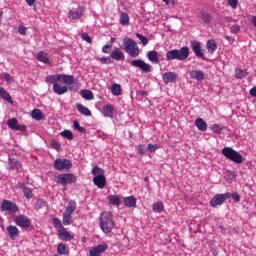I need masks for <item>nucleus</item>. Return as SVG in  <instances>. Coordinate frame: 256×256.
I'll return each mask as SVG.
<instances>
[{
  "mask_svg": "<svg viewBox=\"0 0 256 256\" xmlns=\"http://www.w3.org/2000/svg\"><path fill=\"white\" fill-rule=\"evenodd\" d=\"M101 63L109 64L111 63V58L103 57L101 58Z\"/></svg>",
  "mask_w": 256,
  "mask_h": 256,
  "instance_id": "nucleus-59",
  "label": "nucleus"
},
{
  "mask_svg": "<svg viewBox=\"0 0 256 256\" xmlns=\"http://www.w3.org/2000/svg\"><path fill=\"white\" fill-rule=\"evenodd\" d=\"M147 57H148V61H150L151 63L158 64L161 61L159 58V57H161V55H159V52H157L155 50L149 51L147 53Z\"/></svg>",
  "mask_w": 256,
  "mask_h": 256,
  "instance_id": "nucleus-21",
  "label": "nucleus"
},
{
  "mask_svg": "<svg viewBox=\"0 0 256 256\" xmlns=\"http://www.w3.org/2000/svg\"><path fill=\"white\" fill-rule=\"evenodd\" d=\"M139 95H141V97H147L149 95V93H147V91H145V90H141V91H139Z\"/></svg>",
  "mask_w": 256,
  "mask_h": 256,
  "instance_id": "nucleus-60",
  "label": "nucleus"
},
{
  "mask_svg": "<svg viewBox=\"0 0 256 256\" xmlns=\"http://www.w3.org/2000/svg\"><path fill=\"white\" fill-rule=\"evenodd\" d=\"M51 146L53 147V149H56V151H59V149H61V145L58 144V142L55 140L51 141Z\"/></svg>",
  "mask_w": 256,
  "mask_h": 256,
  "instance_id": "nucleus-55",
  "label": "nucleus"
},
{
  "mask_svg": "<svg viewBox=\"0 0 256 256\" xmlns=\"http://www.w3.org/2000/svg\"><path fill=\"white\" fill-rule=\"evenodd\" d=\"M177 79H179V74L175 72H166L162 75V81L165 85H168V83H174Z\"/></svg>",
  "mask_w": 256,
  "mask_h": 256,
  "instance_id": "nucleus-16",
  "label": "nucleus"
},
{
  "mask_svg": "<svg viewBox=\"0 0 256 256\" xmlns=\"http://www.w3.org/2000/svg\"><path fill=\"white\" fill-rule=\"evenodd\" d=\"M111 47H113V45H105L102 47V52L104 53H111Z\"/></svg>",
  "mask_w": 256,
  "mask_h": 256,
  "instance_id": "nucleus-57",
  "label": "nucleus"
},
{
  "mask_svg": "<svg viewBox=\"0 0 256 256\" xmlns=\"http://www.w3.org/2000/svg\"><path fill=\"white\" fill-rule=\"evenodd\" d=\"M115 108L111 104H107L103 107V115L104 117H113V111Z\"/></svg>",
  "mask_w": 256,
  "mask_h": 256,
  "instance_id": "nucleus-31",
  "label": "nucleus"
},
{
  "mask_svg": "<svg viewBox=\"0 0 256 256\" xmlns=\"http://www.w3.org/2000/svg\"><path fill=\"white\" fill-rule=\"evenodd\" d=\"M235 75L236 79H245V77H247V71L241 68H236Z\"/></svg>",
  "mask_w": 256,
  "mask_h": 256,
  "instance_id": "nucleus-37",
  "label": "nucleus"
},
{
  "mask_svg": "<svg viewBox=\"0 0 256 256\" xmlns=\"http://www.w3.org/2000/svg\"><path fill=\"white\" fill-rule=\"evenodd\" d=\"M15 223L18 227H21V229H29V227H31V219L25 215L17 216Z\"/></svg>",
  "mask_w": 256,
  "mask_h": 256,
  "instance_id": "nucleus-14",
  "label": "nucleus"
},
{
  "mask_svg": "<svg viewBox=\"0 0 256 256\" xmlns=\"http://www.w3.org/2000/svg\"><path fill=\"white\" fill-rule=\"evenodd\" d=\"M0 97L4 99V101H7V103L13 105V97H11V94H9L5 88H0Z\"/></svg>",
  "mask_w": 256,
  "mask_h": 256,
  "instance_id": "nucleus-26",
  "label": "nucleus"
},
{
  "mask_svg": "<svg viewBox=\"0 0 256 256\" xmlns=\"http://www.w3.org/2000/svg\"><path fill=\"white\" fill-rule=\"evenodd\" d=\"M31 117L36 121H43V119H45V117L43 116V112H41V110L39 109L32 110Z\"/></svg>",
  "mask_w": 256,
  "mask_h": 256,
  "instance_id": "nucleus-32",
  "label": "nucleus"
},
{
  "mask_svg": "<svg viewBox=\"0 0 256 256\" xmlns=\"http://www.w3.org/2000/svg\"><path fill=\"white\" fill-rule=\"evenodd\" d=\"M93 183L99 189H105V185H107V178H105V175L95 176L93 178Z\"/></svg>",
  "mask_w": 256,
  "mask_h": 256,
  "instance_id": "nucleus-17",
  "label": "nucleus"
},
{
  "mask_svg": "<svg viewBox=\"0 0 256 256\" xmlns=\"http://www.w3.org/2000/svg\"><path fill=\"white\" fill-rule=\"evenodd\" d=\"M111 93H112V95L119 97V95H121V85L113 84L112 88H111Z\"/></svg>",
  "mask_w": 256,
  "mask_h": 256,
  "instance_id": "nucleus-38",
  "label": "nucleus"
},
{
  "mask_svg": "<svg viewBox=\"0 0 256 256\" xmlns=\"http://www.w3.org/2000/svg\"><path fill=\"white\" fill-rule=\"evenodd\" d=\"M195 127H197L198 131H207V122L203 118H197L195 120Z\"/></svg>",
  "mask_w": 256,
  "mask_h": 256,
  "instance_id": "nucleus-27",
  "label": "nucleus"
},
{
  "mask_svg": "<svg viewBox=\"0 0 256 256\" xmlns=\"http://www.w3.org/2000/svg\"><path fill=\"white\" fill-rule=\"evenodd\" d=\"M152 211L154 213H162V211H165V205L161 201H158L152 205Z\"/></svg>",
  "mask_w": 256,
  "mask_h": 256,
  "instance_id": "nucleus-33",
  "label": "nucleus"
},
{
  "mask_svg": "<svg viewBox=\"0 0 256 256\" xmlns=\"http://www.w3.org/2000/svg\"><path fill=\"white\" fill-rule=\"evenodd\" d=\"M164 3H166V5H169L170 3H172V5L175 4V0H162Z\"/></svg>",
  "mask_w": 256,
  "mask_h": 256,
  "instance_id": "nucleus-64",
  "label": "nucleus"
},
{
  "mask_svg": "<svg viewBox=\"0 0 256 256\" xmlns=\"http://www.w3.org/2000/svg\"><path fill=\"white\" fill-rule=\"evenodd\" d=\"M77 181V177L75 174H60L55 178V182L58 185H62L65 187L66 185H71V183H75Z\"/></svg>",
  "mask_w": 256,
  "mask_h": 256,
  "instance_id": "nucleus-8",
  "label": "nucleus"
},
{
  "mask_svg": "<svg viewBox=\"0 0 256 256\" xmlns=\"http://www.w3.org/2000/svg\"><path fill=\"white\" fill-rule=\"evenodd\" d=\"M157 149H159V145H157V144H151V143H149V144L147 145V151H148L149 153H155V151H157Z\"/></svg>",
  "mask_w": 256,
  "mask_h": 256,
  "instance_id": "nucleus-47",
  "label": "nucleus"
},
{
  "mask_svg": "<svg viewBox=\"0 0 256 256\" xmlns=\"http://www.w3.org/2000/svg\"><path fill=\"white\" fill-rule=\"evenodd\" d=\"M81 95L83 99H86V101H93L94 99L93 92L90 90H82Z\"/></svg>",
  "mask_w": 256,
  "mask_h": 256,
  "instance_id": "nucleus-36",
  "label": "nucleus"
},
{
  "mask_svg": "<svg viewBox=\"0 0 256 256\" xmlns=\"http://www.w3.org/2000/svg\"><path fill=\"white\" fill-rule=\"evenodd\" d=\"M227 199H231V193L217 194L210 200V205L214 208L219 207L223 205Z\"/></svg>",
  "mask_w": 256,
  "mask_h": 256,
  "instance_id": "nucleus-9",
  "label": "nucleus"
},
{
  "mask_svg": "<svg viewBox=\"0 0 256 256\" xmlns=\"http://www.w3.org/2000/svg\"><path fill=\"white\" fill-rule=\"evenodd\" d=\"M113 227H115V221H113L111 212H102L100 214V229H102L103 233H111Z\"/></svg>",
  "mask_w": 256,
  "mask_h": 256,
  "instance_id": "nucleus-3",
  "label": "nucleus"
},
{
  "mask_svg": "<svg viewBox=\"0 0 256 256\" xmlns=\"http://www.w3.org/2000/svg\"><path fill=\"white\" fill-rule=\"evenodd\" d=\"M38 205H40V207H47V202H45L43 200H39Z\"/></svg>",
  "mask_w": 256,
  "mask_h": 256,
  "instance_id": "nucleus-61",
  "label": "nucleus"
},
{
  "mask_svg": "<svg viewBox=\"0 0 256 256\" xmlns=\"http://www.w3.org/2000/svg\"><path fill=\"white\" fill-rule=\"evenodd\" d=\"M110 205H115L116 207H119L121 205V198L119 195H110L107 197Z\"/></svg>",
  "mask_w": 256,
  "mask_h": 256,
  "instance_id": "nucleus-29",
  "label": "nucleus"
},
{
  "mask_svg": "<svg viewBox=\"0 0 256 256\" xmlns=\"http://www.w3.org/2000/svg\"><path fill=\"white\" fill-rule=\"evenodd\" d=\"M27 5H29V7H33L34 3L36 0H25Z\"/></svg>",
  "mask_w": 256,
  "mask_h": 256,
  "instance_id": "nucleus-63",
  "label": "nucleus"
},
{
  "mask_svg": "<svg viewBox=\"0 0 256 256\" xmlns=\"http://www.w3.org/2000/svg\"><path fill=\"white\" fill-rule=\"evenodd\" d=\"M128 63L129 65H131V67H135V69H140L142 73H151V71H153V66H151V64H148L147 62L141 59L128 61Z\"/></svg>",
  "mask_w": 256,
  "mask_h": 256,
  "instance_id": "nucleus-7",
  "label": "nucleus"
},
{
  "mask_svg": "<svg viewBox=\"0 0 256 256\" xmlns=\"http://www.w3.org/2000/svg\"><path fill=\"white\" fill-rule=\"evenodd\" d=\"M189 57V47L184 46L181 49H173L166 53V60L168 61H187Z\"/></svg>",
  "mask_w": 256,
  "mask_h": 256,
  "instance_id": "nucleus-2",
  "label": "nucleus"
},
{
  "mask_svg": "<svg viewBox=\"0 0 256 256\" xmlns=\"http://www.w3.org/2000/svg\"><path fill=\"white\" fill-rule=\"evenodd\" d=\"M0 209L1 211H7L10 215H15L19 211L17 204L9 200H3Z\"/></svg>",
  "mask_w": 256,
  "mask_h": 256,
  "instance_id": "nucleus-10",
  "label": "nucleus"
},
{
  "mask_svg": "<svg viewBox=\"0 0 256 256\" xmlns=\"http://www.w3.org/2000/svg\"><path fill=\"white\" fill-rule=\"evenodd\" d=\"M46 83L53 85V91L56 95H65L67 91H72L67 85L75 83V76L67 74H53L45 77Z\"/></svg>",
  "mask_w": 256,
  "mask_h": 256,
  "instance_id": "nucleus-1",
  "label": "nucleus"
},
{
  "mask_svg": "<svg viewBox=\"0 0 256 256\" xmlns=\"http://www.w3.org/2000/svg\"><path fill=\"white\" fill-rule=\"evenodd\" d=\"M231 197L234 201H236V203H239L241 201V196L237 193H233Z\"/></svg>",
  "mask_w": 256,
  "mask_h": 256,
  "instance_id": "nucleus-58",
  "label": "nucleus"
},
{
  "mask_svg": "<svg viewBox=\"0 0 256 256\" xmlns=\"http://www.w3.org/2000/svg\"><path fill=\"white\" fill-rule=\"evenodd\" d=\"M109 249V246L107 244H99L96 247H93L89 251L90 256H101V254L105 253Z\"/></svg>",
  "mask_w": 256,
  "mask_h": 256,
  "instance_id": "nucleus-15",
  "label": "nucleus"
},
{
  "mask_svg": "<svg viewBox=\"0 0 256 256\" xmlns=\"http://www.w3.org/2000/svg\"><path fill=\"white\" fill-rule=\"evenodd\" d=\"M110 57L115 61H121L125 59V54H123V52L120 51L119 48H114L110 54Z\"/></svg>",
  "mask_w": 256,
  "mask_h": 256,
  "instance_id": "nucleus-24",
  "label": "nucleus"
},
{
  "mask_svg": "<svg viewBox=\"0 0 256 256\" xmlns=\"http://www.w3.org/2000/svg\"><path fill=\"white\" fill-rule=\"evenodd\" d=\"M62 137H65V139H68L69 141H72L73 139V132L71 130H64L61 132Z\"/></svg>",
  "mask_w": 256,
  "mask_h": 256,
  "instance_id": "nucleus-43",
  "label": "nucleus"
},
{
  "mask_svg": "<svg viewBox=\"0 0 256 256\" xmlns=\"http://www.w3.org/2000/svg\"><path fill=\"white\" fill-rule=\"evenodd\" d=\"M76 209H77V202H75V200H70L63 213V219H62L63 225L67 226L73 223V219L71 216L73 215V213H75Z\"/></svg>",
  "mask_w": 256,
  "mask_h": 256,
  "instance_id": "nucleus-5",
  "label": "nucleus"
},
{
  "mask_svg": "<svg viewBox=\"0 0 256 256\" xmlns=\"http://www.w3.org/2000/svg\"><path fill=\"white\" fill-rule=\"evenodd\" d=\"M36 59L40 61V63H45L46 65L50 63L49 57L47 56V53L44 51H40L37 54Z\"/></svg>",
  "mask_w": 256,
  "mask_h": 256,
  "instance_id": "nucleus-30",
  "label": "nucleus"
},
{
  "mask_svg": "<svg viewBox=\"0 0 256 256\" xmlns=\"http://www.w3.org/2000/svg\"><path fill=\"white\" fill-rule=\"evenodd\" d=\"M71 167H73V163H71V161L68 159L59 158L54 161V169H56V171H63V169L69 171Z\"/></svg>",
  "mask_w": 256,
  "mask_h": 256,
  "instance_id": "nucleus-11",
  "label": "nucleus"
},
{
  "mask_svg": "<svg viewBox=\"0 0 256 256\" xmlns=\"http://www.w3.org/2000/svg\"><path fill=\"white\" fill-rule=\"evenodd\" d=\"M241 32V26L239 24H234L230 27V33L233 35H237V33Z\"/></svg>",
  "mask_w": 256,
  "mask_h": 256,
  "instance_id": "nucleus-44",
  "label": "nucleus"
},
{
  "mask_svg": "<svg viewBox=\"0 0 256 256\" xmlns=\"http://www.w3.org/2000/svg\"><path fill=\"white\" fill-rule=\"evenodd\" d=\"M7 233L8 237H10L12 241H15L17 237H19L21 232L19 231V228H17V226L10 225L7 227Z\"/></svg>",
  "mask_w": 256,
  "mask_h": 256,
  "instance_id": "nucleus-18",
  "label": "nucleus"
},
{
  "mask_svg": "<svg viewBox=\"0 0 256 256\" xmlns=\"http://www.w3.org/2000/svg\"><path fill=\"white\" fill-rule=\"evenodd\" d=\"M192 50L195 53L196 57H200L201 59H203L205 54L203 53V49H201V43L193 42Z\"/></svg>",
  "mask_w": 256,
  "mask_h": 256,
  "instance_id": "nucleus-23",
  "label": "nucleus"
},
{
  "mask_svg": "<svg viewBox=\"0 0 256 256\" xmlns=\"http://www.w3.org/2000/svg\"><path fill=\"white\" fill-rule=\"evenodd\" d=\"M201 19L204 23H211V14L204 12L201 15Z\"/></svg>",
  "mask_w": 256,
  "mask_h": 256,
  "instance_id": "nucleus-46",
  "label": "nucleus"
},
{
  "mask_svg": "<svg viewBox=\"0 0 256 256\" xmlns=\"http://www.w3.org/2000/svg\"><path fill=\"white\" fill-rule=\"evenodd\" d=\"M57 236L59 239H61V241H71V239H73V236H71V233L65 230V227H61L57 230Z\"/></svg>",
  "mask_w": 256,
  "mask_h": 256,
  "instance_id": "nucleus-19",
  "label": "nucleus"
},
{
  "mask_svg": "<svg viewBox=\"0 0 256 256\" xmlns=\"http://www.w3.org/2000/svg\"><path fill=\"white\" fill-rule=\"evenodd\" d=\"M120 24L121 25H129V14L122 12L120 14Z\"/></svg>",
  "mask_w": 256,
  "mask_h": 256,
  "instance_id": "nucleus-39",
  "label": "nucleus"
},
{
  "mask_svg": "<svg viewBox=\"0 0 256 256\" xmlns=\"http://www.w3.org/2000/svg\"><path fill=\"white\" fill-rule=\"evenodd\" d=\"M76 109L79 111V113H81V115L91 117V110H89V108L85 107L83 104H77Z\"/></svg>",
  "mask_w": 256,
  "mask_h": 256,
  "instance_id": "nucleus-28",
  "label": "nucleus"
},
{
  "mask_svg": "<svg viewBox=\"0 0 256 256\" xmlns=\"http://www.w3.org/2000/svg\"><path fill=\"white\" fill-rule=\"evenodd\" d=\"M14 131H21L22 133H25V131H27V126L18 124Z\"/></svg>",
  "mask_w": 256,
  "mask_h": 256,
  "instance_id": "nucleus-51",
  "label": "nucleus"
},
{
  "mask_svg": "<svg viewBox=\"0 0 256 256\" xmlns=\"http://www.w3.org/2000/svg\"><path fill=\"white\" fill-rule=\"evenodd\" d=\"M18 33H19L20 35H23V36L27 35V27H25V26H19V28H18Z\"/></svg>",
  "mask_w": 256,
  "mask_h": 256,
  "instance_id": "nucleus-52",
  "label": "nucleus"
},
{
  "mask_svg": "<svg viewBox=\"0 0 256 256\" xmlns=\"http://www.w3.org/2000/svg\"><path fill=\"white\" fill-rule=\"evenodd\" d=\"M124 204L129 209L132 207H137V198H135V196L124 197Z\"/></svg>",
  "mask_w": 256,
  "mask_h": 256,
  "instance_id": "nucleus-25",
  "label": "nucleus"
},
{
  "mask_svg": "<svg viewBox=\"0 0 256 256\" xmlns=\"http://www.w3.org/2000/svg\"><path fill=\"white\" fill-rule=\"evenodd\" d=\"M222 155L237 165H241V163H243V155L231 147H224L222 149Z\"/></svg>",
  "mask_w": 256,
  "mask_h": 256,
  "instance_id": "nucleus-4",
  "label": "nucleus"
},
{
  "mask_svg": "<svg viewBox=\"0 0 256 256\" xmlns=\"http://www.w3.org/2000/svg\"><path fill=\"white\" fill-rule=\"evenodd\" d=\"M207 50H208V53H211V54H213L214 51H217V43H215V40H208Z\"/></svg>",
  "mask_w": 256,
  "mask_h": 256,
  "instance_id": "nucleus-35",
  "label": "nucleus"
},
{
  "mask_svg": "<svg viewBox=\"0 0 256 256\" xmlns=\"http://www.w3.org/2000/svg\"><path fill=\"white\" fill-rule=\"evenodd\" d=\"M238 3H239V0H228V5L232 7V9H235Z\"/></svg>",
  "mask_w": 256,
  "mask_h": 256,
  "instance_id": "nucleus-54",
  "label": "nucleus"
},
{
  "mask_svg": "<svg viewBox=\"0 0 256 256\" xmlns=\"http://www.w3.org/2000/svg\"><path fill=\"white\" fill-rule=\"evenodd\" d=\"M58 255H69V248L66 244L60 243L57 247Z\"/></svg>",
  "mask_w": 256,
  "mask_h": 256,
  "instance_id": "nucleus-34",
  "label": "nucleus"
},
{
  "mask_svg": "<svg viewBox=\"0 0 256 256\" xmlns=\"http://www.w3.org/2000/svg\"><path fill=\"white\" fill-rule=\"evenodd\" d=\"M3 77H4V79H5V81H6V83H14V79H13V77L11 76V74H9V73H7V72H5L4 74H3Z\"/></svg>",
  "mask_w": 256,
  "mask_h": 256,
  "instance_id": "nucleus-49",
  "label": "nucleus"
},
{
  "mask_svg": "<svg viewBox=\"0 0 256 256\" xmlns=\"http://www.w3.org/2000/svg\"><path fill=\"white\" fill-rule=\"evenodd\" d=\"M92 175H95V177L99 175H105V171H103V169H101L99 166H95L92 169Z\"/></svg>",
  "mask_w": 256,
  "mask_h": 256,
  "instance_id": "nucleus-42",
  "label": "nucleus"
},
{
  "mask_svg": "<svg viewBox=\"0 0 256 256\" xmlns=\"http://www.w3.org/2000/svg\"><path fill=\"white\" fill-rule=\"evenodd\" d=\"M212 130L214 131V133H217L219 135L223 131V127L220 126L219 124H214L212 126Z\"/></svg>",
  "mask_w": 256,
  "mask_h": 256,
  "instance_id": "nucleus-48",
  "label": "nucleus"
},
{
  "mask_svg": "<svg viewBox=\"0 0 256 256\" xmlns=\"http://www.w3.org/2000/svg\"><path fill=\"white\" fill-rule=\"evenodd\" d=\"M81 38L83 39V41H86V43H92L91 36H89V34L86 32H83L81 34Z\"/></svg>",
  "mask_w": 256,
  "mask_h": 256,
  "instance_id": "nucleus-50",
  "label": "nucleus"
},
{
  "mask_svg": "<svg viewBox=\"0 0 256 256\" xmlns=\"http://www.w3.org/2000/svg\"><path fill=\"white\" fill-rule=\"evenodd\" d=\"M73 126H74V129L79 131V133H86L87 132L85 127L81 126V124H79V121H77V120L73 122Z\"/></svg>",
  "mask_w": 256,
  "mask_h": 256,
  "instance_id": "nucleus-41",
  "label": "nucleus"
},
{
  "mask_svg": "<svg viewBox=\"0 0 256 256\" xmlns=\"http://www.w3.org/2000/svg\"><path fill=\"white\" fill-rule=\"evenodd\" d=\"M250 95L252 97H256V87H253L251 90H250Z\"/></svg>",
  "mask_w": 256,
  "mask_h": 256,
  "instance_id": "nucleus-62",
  "label": "nucleus"
},
{
  "mask_svg": "<svg viewBox=\"0 0 256 256\" xmlns=\"http://www.w3.org/2000/svg\"><path fill=\"white\" fill-rule=\"evenodd\" d=\"M85 15V7L79 6L76 9L69 10L68 18L73 19V21H77V19H81Z\"/></svg>",
  "mask_w": 256,
  "mask_h": 256,
  "instance_id": "nucleus-12",
  "label": "nucleus"
},
{
  "mask_svg": "<svg viewBox=\"0 0 256 256\" xmlns=\"http://www.w3.org/2000/svg\"><path fill=\"white\" fill-rule=\"evenodd\" d=\"M123 45L125 53L130 55V57H139V46L137 45V42H135V40L128 38L127 40H124Z\"/></svg>",
  "mask_w": 256,
  "mask_h": 256,
  "instance_id": "nucleus-6",
  "label": "nucleus"
},
{
  "mask_svg": "<svg viewBox=\"0 0 256 256\" xmlns=\"http://www.w3.org/2000/svg\"><path fill=\"white\" fill-rule=\"evenodd\" d=\"M190 79H196V81H204L205 80V73L201 70H191L189 72Z\"/></svg>",
  "mask_w": 256,
  "mask_h": 256,
  "instance_id": "nucleus-20",
  "label": "nucleus"
},
{
  "mask_svg": "<svg viewBox=\"0 0 256 256\" xmlns=\"http://www.w3.org/2000/svg\"><path fill=\"white\" fill-rule=\"evenodd\" d=\"M18 187L23 190L24 197H26V199H31V197H33V191L31 188L27 187L25 183L19 182Z\"/></svg>",
  "mask_w": 256,
  "mask_h": 256,
  "instance_id": "nucleus-22",
  "label": "nucleus"
},
{
  "mask_svg": "<svg viewBox=\"0 0 256 256\" xmlns=\"http://www.w3.org/2000/svg\"><path fill=\"white\" fill-rule=\"evenodd\" d=\"M53 225L54 227H63V224H61V220L59 218H53Z\"/></svg>",
  "mask_w": 256,
  "mask_h": 256,
  "instance_id": "nucleus-53",
  "label": "nucleus"
},
{
  "mask_svg": "<svg viewBox=\"0 0 256 256\" xmlns=\"http://www.w3.org/2000/svg\"><path fill=\"white\" fill-rule=\"evenodd\" d=\"M17 125H19L17 118H12L7 121V126L9 127V129H12L13 131L17 129Z\"/></svg>",
  "mask_w": 256,
  "mask_h": 256,
  "instance_id": "nucleus-40",
  "label": "nucleus"
},
{
  "mask_svg": "<svg viewBox=\"0 0 256 256\" xmlns=\"http://www.w3.org/2000/svg\"><path fill=\"white\" fill-rule=\"evenodd\" d=\"M137 151H138V154L141 155L143 157V155H145V148H143V145H138L137 146Z\"/></svg>",
  "mask_w": 256,
  "mask_h": 256,
  "instance_id": "nucleus-56",
  "label": "nucleus"
},
{
  "mask_svg": "<svg viewBox=\"0 0 256 256\" xmlns=\"http://www.w3.org/2000/svg\"><path fill=\"white\" fill-rule=\"evenodd\" d=\"M8 171H16V173H21L23 171V166L21 162L15 158L8 159Z\"/></svg>",
  "mask_w": 256,
  "mask_h": 256,
  "instance_id": "nucleus-13",
  "label": "nucleus"
},
{
  "mask_svg": "<svg viewBox=\"0 0 256 256\" xmlns=\"http://www.w3.org/2000/svg\"><path fill=\"white\" fill-rule=\"evenodd\" d=\"M136 37L141 41L143 47H145L149 43V40L147 39V37L143 36V34L136 33Z\"/></svg>",
  "mask_w": 256,
  "mask_h": 256,
  "instance_id": "nucleus-45",
  "label": "nucleus"
}]
</instances>
